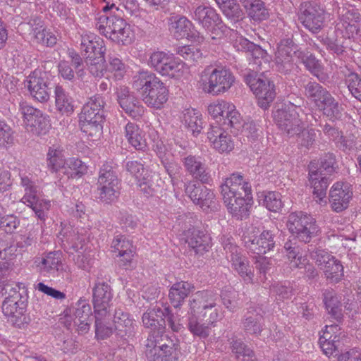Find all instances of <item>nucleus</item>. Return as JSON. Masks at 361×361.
<instances>
[{
  "label": "nucleus",
  "instance_id": "f257e3e1",
  "mask_svg": "<svg viewBox=\"0 0 361 361\" xmlns=\"http://www.w3.org/2000/svg\"><path fill=\"white\" fill-rule=\"evenodd\" d=\"M133 87L140 92L142 100L148 106L160 109L167 102L169 90L155 73L141 70L133 76Z\"/></svg>",
  "mask_w": 361,
  "mask_h": 361
},
{
  "label": "nucleus",
  "instance_id": "f03ea898",
  "mask_svg": "<svg viewBox=\"0 0 361 361\" xmlns=\"http://www.w3.org/2000/svg\"><path fill=\"white\" fill-rule=\"evenodd\" d=\"M145 357L147 361H178L180 343L175 336L164 334V326L151 332L145 343Z\"/></svg>",
  "mask_w": 361,
  "mask_h": 361
},
{
  "label": "nucleus",
  "instance_id": "7ed1b4c3",
  "mask_svg": "<svg viewBox=\"0 0 361 361\" xmlns=\"http://www.w3.org/2000/svg\"><path fill=\"white\" fill-rule=\"evenodd\" d=\"M96 27L101 34L116 44L128 45L133 42L130 25L118 16H101L96 23Z\"/></svg>",
  "mask_w": 361,
  "mask_h": 361
},
{
  "label": "nucleus",
  "instance_id": "20e7f679",
  "mask_svg": "<svg viewBox=\"0 0 361 361\" xmlns=\"http://www.w3.org/2000/svg\"><path fill=\"white\" fill-rule=\"evenodd\" d=\"M203 90L212 95L227 92L233 85L235 77L229 68L224 66L206 67L201 73Z\"/></svg>",
  "mask_w": 361,
  "mask_h": 361
},
{
  "label": "nucleus",
  "instance_id": "39448f33",
  "mask_svg": "<svg viewBox=\"0 0 361 361\" xmlns=\"http://www.w3.org/2000/svg\"><path fill=\"white\" fill-rule=\"evenodd\" d=\"M188 305L192 312L200 314L212 327L221 317L216 307V295L211 290L196 292L190 297Z\"/></svg>",
  "mask_w": 361,
  "mask_h": 361
},
{
  "label": "nucleus",
  "instance_id": "423d86ee",
  "mask_svg": "<svg viewBox=\"0 0 361 361\" xmlns=\"http://www.w3.org/2000/svg\"><path fill=\"white\" fill-rule=\"evenodd\" d=\"M244 81L256 95L258 105L267 109L276 96L274 82L263 73L258 74L253 71L245 73Z\"/></svg>",
  "mask_w": 361,
  "mask_h": 361
},
{
  "label": "nucleus",
  "instance_id": "0eeeda50",
  "mask_svg": "<svg viewBox=\"0 0 361 361\" xmlns=\"http://www.w3.org/2000/svg\"><path fill=\"white\" fill-rule=\"evenodd\" d=\"M119 183L120 180L113 166L108 162L104 164L99 169L97 183L99 201L105 204L114 202L119 194Z\"/></svg>",
  "mask_w": 361,
  "mask_h": 361
},
{
  "label": "nucleus",
  "instance_id": "6e6552de",
  "mask_svg": "<svg viewBox=\"0 0 361 361\" xmlns=\"http://www.w3.org/2000/svg\"><path fill=\"white\" fill-rule=\"evenodd\" d=\"M20 185L24 188L25 194L21 202L32 208L35 215L40 220H44L46 212L50 208V202L39 199L38 197V187L32 180L30 175L20 174Z\"/></svg>",
  "mask_w": 361,
  "mask_h": 361
},
{
  "label": "nucleus",
  "instance_id": "1a4fd4ad",
  "mask_svg": "<svg viewBox=\"0 0 361 361\" xmlns=\"http://www.w3.org/2000/svg\"><path fill=\"white\" fill-rule=\"evenodd\" d=\"M287 226L293 235L305 243H309L317 232L315 219L302 212L290 214Z\"/></svg>",
  "mask_w": 361,
  "mask_h": 361
},
{
  "label": "nucleus",
  "instance_id": "9d476101",
  "mask_svg": "<svg viewBox=\"0 0 361 361\" xmlns=\"http://www.w3.org/2000/svg\"><path fill=\"white\" fill-rule=\"evenodd\" d=\"M193 19L197 20L203 27L210 30L211 33L208 40L214 42L221 39L224 37V30L226 28L223 23L221 17L216 10L210 6H199L193 13Z\"/></svg>",
  "mask_w": 361,
  "mask_h": 361
},
{
  "label": "nucleus",
  "instance_id": "9b49d317",
  "mask_svg": "<svg viewBox=\"0 0 361 361\" xmlns=\"http://www.w3.org/2000/svg\"><path fill=\"white\" fill-rule=\"evenodd\" d=\"M310 257L322 270L329 282L337 283L341 281L344 271L340 260L322 249H316L310 253Z\"/></svg>",
  "mask_w": 361,
  "mask_h": 361
},
{
  "label": "nucleus",
  "instance_id": "f8f14e48",
  "mask_svg": "<svg viewBox=\"0 0 361 361\" xmlns=\"http://www.w3.org/2000/svg\"><path fill=\"white\" fill-rule=\"evenodd\" d=\"M224 249L227 259L231 263L232 268L238 274L246 283H252L254 270L250 266L247 258L241 254L240 249L227 239L224 243Z\"/></svg>",
  "mask_w": 361,
  "mask_h": 361
},
{
  "label": "nucleus",
  "instance_id": "ddd939ff",
  "mask_svg": "<svg viewBox=\"0 0 361 361\" xmlns=\"http://www.w3.org/2000/svg\"><path fill=\"white\" fill-rule=\"evenodd\" d=\"M149 65L161 75L170 78L180 77L183 68V63L172 54L159 51L150 55Z\"/></svg>",
  "mask_w": 361,
  "mask_h": 361
},
{
  "label": "nucleus",
  "instance_id": "4468645a",
  "mask_svg": "<svg viewBox=\"0 0 361 361\" xmlns=\"http://www.w3.org/2000/svg\"><path fill=\"white\" fill-rule=\"evenodd\" d=\"M19 110L30 131L37 135H44L48 132L50 126L49 116L44 114L42 111L28 105L26 102L20 103Z\"/></svg>",
  "mask_w": 361,
  "mask_h": 361
},
{
  "label": "nucleus",
  "instance_id": "2eb2a0df",
  "mask_svg": "<svg viewBox=\"0 0 361 361\" xmlns=\"http://www.w3.org/2000/svg\"><path fill=\"white\" fill-rule=\"evenodd\" d=\"M274 120L279 128L289 137L300 135L304 128L294 106L278 109L274 114Z\"/></svg>",
  "mask_w": 361,
  "mask_h": 361
},
{
  "label": "nucleus",
  "instance_id": "dca6fc26",
  "mask_svg": "<svg viewBox=\"0 0 361 361\" xmlns=\"http://www.w3.org/2000/svg\"><path fill=\"white\" fill-rule=\"evenodd\" d=\"M276 231L263 230L259 234L247 233L244 236L245 247L252 253L264 255L272 250L276 245Z\"/></svg>",
  "mask_w": 361,
  "mask_h": 361
},
{
  "label": "nucleus",
  "instance_id": "f3484780",
  "mask_svg": "<svg viewBox=\"0 0 361 361\" xmlns=\"http://www.w3.org/2000/svg\"><path fill=\"white\" fill-rule=\"evenodd\" d=\"M324 13V10L320 6L306 1L300 5L299 20L305 28L317 33L323 27Z\"/></svg>",
  "mask_w": 361,
  "mask_h": 361
},
{
  "label": "nucleus",
  "instance_id": "a211bd4d",
  "mask_svg": "<svg viewBox=\"0 0 361 361\" xmlns=\"http://www.w3.org/2000/svg\"><path fill=\"white\" fill-rule=\"evenodd\" d=\"M102 274H98L92 288V305L94 312H110L113 290L110 285L102 281Z\"/></svg>",
  "mask_w": 361,
  "mask_h": 361
},
{
  "label": "nucleus",
  "instance_id": "6ab92c4d",
  "mask_svg": "<svg viewBox=\"0 0 361 361\" xmlns=\"http://www.w3.org/2000/svg\"><path fill=\"white\" fill-rule=\"evenodd\" d=\"M296 51L297 46L291 39H281L275 54L276 69L282 73H289L293 68V57Z\"/></svg>",
  "mask_w": 361,
  "mask_h": 361
},
{
  "label": "nucleus",
  "instance_id": "aec40b11",
  "mask_svg": "<svg viewBox=\"0 0 361 361\" xmlns=\"http://www.w3.org/2000/svg\"><path fill=\"white\" fill-rule=\"evenodd\" d=\"M181 161L185 171L195 180H199L202 184H210L212 182L210 170L201 157L189 154L183 157Z\"/></svg>",
  "mask_w": 361,
  "mask_h": 361
},
{
  "label": "nucleus",
  "instance_id": "412c9836",
  "mask_svg": "<svg viewBox=\"0 0 361 361\" xmlns=\"http://www.w3.org/2000/svg\"><path fill=\"white\" fill-rule=\"evenodd\" d=\"M28 90L36 100L46 102L49 99L51 88L50 82L45 73L35 71L27 80Z\"/></svg>",
  "mask_w": 361,
  "mask_h": 361
},
{
  "label": "nucleus",
  "instance_id": "4be33fe9",
  "mask_svg": "<svg viewBox=\"0 0 361 361\" xmlns=\"http://www.w3.org/2000/svg\"><path fill=\"white\" fill-rule=\"evenodd\" d=\"M185 192L196 205L203 209L210 207L214 202L215 195L207 187L202 185L195 180H189L184 184Z\"/></svg>",
  "mask_w": 361,
  "mask_h": 361
},
{
  "label": "nucleus",
  "instance_id": "5701e85b",
  "mask_svg": "<svg viewBox=\"0 0 361 361\" xmlns=\"http://www.w3.org/2000/svg\"><path fill=\"white\" fill-rule=\"evenodd\" d=\"M353 197L351 185L345 183H336L329 191V202L334 212H341L346 209Z\"/></svg>",
  "mask_w": 361,
  "mask_h": 361
},
{
  "label": "nucleus",
  "instance_id": "b1692460",
  "mask_svg": "<svg viewBox=\"0 0 361 361\" xmlns=\"http://www.w3.org/2000/svg\"><path fill=\"white\" fill-rule=\"evenodd\" d=\"M223 199L235 197L237 195L248 197L251 195V186L248 182L243 180V177L238 173H233L226 178L221 185Z\"/></svg>",
  "mask_w": 361,
  "mask_h": 361
},
{
  "label": "nucleus",
  "instance_id": "393cba45",
  "mask_svg": "<svg viewBox=\"0 0 361 361\" xmlns=\"http://www.w3.org/2000/svg\"><path fill=\"white\" fill-rule=\"evenodd\" d=\"M183 239L197 255H202L211 247V238L204 231L191 227L183 232Z\"/></svg>",
  "mask_w": 361,
  "mask_h": 361
},
{
  "label": "nucleus",
  "instance_id": "a878e982",
  "mask_svg": "<svg viewBox=\"0 0 361 361\" xmlns=\"http://www.w3.org/2000/svg\"><path fill=\"white\" fill-rule=\"evenodd\" d=\"M233 47L238 51L248 53L253 63L259 66V69L263 63H267L269 61L267 53L264 49L243 36H238L233 41Z\"/></svg>",
  "mask_w": 361,
  "mask_h": 361
},
{
  "label": "nucleus",
  "instance_id": "bb28decb",
  "mask_svg": "<svg viewBox=\"0 0 361 361\" xmlns=\"http://www.w3.org/2000/svg\"><path fill=\"white\" fill-rule=\"evenodd\" d=\"M264 317L261 310L250 307L241 320V327L246 334L258 337L264 329Z\"/></svg>",
  "mask_w": 361,
  "mask_h": 361
},
{
  "label": "nucleus",
  "instance_id": "cd10ccee",
  "mask_svg": "<svg viewBox=\"0 0 361 361\" xmlns=\"http://www.w3.org/2000/svg\"><path fill=\"white\" fill-rule=\"evenodd\" d=\"M80 51L85 59H94L104 56L106 47L100 37L92 33H85L81 35Z\"/></svg>",
  "mask_w": 361,
  "mask_h": 361
},
{
  "label": "nucleus",
  "instance_id": "c85d7f7f",
  "mask_svg": "<svg viewBox=\"0 0 361 361\" xmlns=\"http://www.w3.org/2000/svg\"><path fill=\"white\" fill-rule=\"evenodd\" d=\"M207 138L213 147L220 153L229 152L234 149L235 142L231 135L219 126H211Z\"/></svg>",
  "mask_w": 361,
  "mask_h": 361
},
{
  "label": "nucleus",
  "instance_id": "c756f323",
  "mask_svg": "<svg viewBox=\"0 0 361 361\" xmlns=\"http://www.w3.org/2000/svg\"><path fill=\"white\" fill-rule=\"evenodd\" d=\"M114 325L116 335L123 340H128L134 336L135 333V324L127 312L121 310L115 312Z\"/></svg>",
  "mask_w": 361,
  "mask_h": 361
},
{
  "label": "nucleus",
  "instance_id": "7c9ffc66",
  "mask_svg": "<svg viewBox=\"0 0 361 361\" xmlns=\"http://www.w3.org/2000/svg\"><path fill=\"white\" fill-rule=\"evenodd\" d=\"M35 263L39 272L44 276L54 274L62 266L61 253L59 251L49 252L35 259Z\"/></svg>",
  "mask_w": 361,
  "mask_h": 361
},
{
  "label": "nucleus",
  "instance_id": "2f4dec72",
  "mask_svg": "<svg viewBox=\"0 0 361 361\" xmlns=\"http://www.w3.org/2000/svg\"><path fill=\"white\" fill-rule=\"evenodd\" d=\"M105 102L100 94H95L86 103L82 110L80 119H105Z\"/></svg>",
  "mask_w": 361,
  "mask_h": 361
},
{
  "label": "nucleus",
  "instance_id": "473e14b6",
  "mask_svg": "<svg viewBox=\"0 0 361 361\" xmlns=\"http://www.w3.org/2000/svg\"><path fill=\"white\" fill-rule=\"evenodd\" d=\"M248 197L237 195L235 197H229L228 200L223 199L229 213L236 219H242L249 216L250 204L247 202Z\"/></svg>",
  "mask_w": 361,
  "mask_h": 361
},
{
  "label": "nucleus",
  "instance_id": "72a5a7b5",
  "mask_svg": "<svg viewBox=\"0 0 361 361\" xmlns=\"http://www.w3.org/2000/svg\"><path fill=\"white\" fill-rule=\"evenodd\" d=\"M194 290L193 284L188 281L176 282L170 288L169 293L171 305L176 309L180 308L184 300Z\"/></svg>",
  "mask_w": 361,
  "mask_h": 361
},
{
  "label": "nucleus",
  "instance_id": "f704fd0d",
  "mask_svg": "<svg viewBox=\"0 0 361 361\" xmlns=\"http://www.w3.org/2000/svg\"><path fill=\"white\" fill-rule=\"evenodd\" d=\"M360 19V15L357 10L355 8H343L341 14L340 19L336 23V29L343 31L345 30V34L348 37L350 35H353L355 32L357 31L355 25Z\"/></svg>",
  "mask_w": 361,
  "mask_h": 361
},
{
  "label": "nucleus",
  "instance_id": "c9c22d12",
  "mask_svg": "<svg viewBox=\"0 0 361 361\" xmlns=\"http://www.w3.org/2000/svg\"><path fill=\"white\" fill-rule=\"evenodd\" d=\"M249 18L255 22H261L269 17V10L262 0H239Z\"/></svg>",
  "mask_w": 361,
  "mask_h": 361
},
{
  "label": "nucleus",
  "instance_id": "e433bc0d",
  "mask_svg": "<svg viewBox=\"0 0 361 361\" xmlns=\"http://www.w3.org/2000/svg\"><path fill=\"white\" fill-rule=\"evenodd\" d=\"M314 165L309 166L310 180L313 187V195L317 198L319 203L326 197V190L329 185V181L326 176H320L319 171L314 170Z\"/></svg>",
  "mask_w": 361,
  "mask_h": 361
},
{
  "label": "nucleus",
  "instance_id": "4c0bfd02",
  "mask_svg": "<svg viewBox=\"0 0 361 361\" xmlns=\"http://www.w3.org/2000/svg\"><path fill=\"white\" fill-rule=\"evenodd\" d=\"M112 247L118 251V255L121 257L120 267L125 269H130L133 257V251L130 249L132 245L129 241H126L123 236L117 237L113 240Z\"/></svg>",
  "mask_w": 361,
  "mask_h": 361
},
{
  "label": "nucleus",
  "instance_id": "58836bf2",
  "mask_svg": "<svg viewBox=\"0 0 361 361\" xmlns=\"http://www.w3.org/2000/svg\"><path fill=\"white\" fill-rule=\"evenodd\" d=\"M188 322L187 327L189 331L196 337L200 338H207L211 332L212 326H210L205 321L201 322L197 316L196 312H192L191 307H189L188 311Z\"/></svg>",
  "mask_w": 361,
  "mask_h": 361
},
{
  "label": "nucleus",
  "instance_id": "ea45409f",
  "mask_svg": "<svg viewBox=\"0 0 361 361\" xmlns=\"http://www.w3.org/2000/svg\"><path fill=\"white\" fill-rule=\"evenodd\" d=\"M161 178L156 173L145 171L137 180L140 191L146 196H152L161 186Z\"/></svg>",
  "mask_w": 361,
  "mask_h": 361
},
{
  "label": "nucleus",
  "instance_id": "a19ab883",
  "mask_svg": "<svg viewBox=\"0 0 361 361\" xmlns=\"http://www.w3.org/2000/svg\"><path fill=\"white\" fill-rule=\"evenodd\" d=\"M316 105L323 112L324 115L331 119H338L341 116V106L330 92Z\"/></svg>",
  "mask_w": 361,
  "mask_h": 361
},
{
  "label": "nucleus",
  "instance_id": "79ce46f5",
  "mask_svg": "<svg viewBox=\"0 0 361 361\" xmlns=\"http://www.w3.org/2000/svg\"><path fill=\"white\" fill-rule=\"evenodd\" d=\"M125 135L128 142L135 149L145 151L147 148L142 131L136 123L128 122L125 127Z\"/></svg>",
  "mask_w": 361,
  "mask_h": 361
},
{
  "label": "nucleus",
  "instance_id": "37998d69",
  "mask_svg": "<svg viewBox=\"0 0 361 361\" xmlns=\"http://www.w3.org/2000/svg\"><path fill=\"white\" fill-rule=\"evenodd\" d=\"M95 337L97 339L104 340L109 338L113 333L112 328L109 326L111 319L110 312H94Z\"/></svg>",
  "mask_w": 361,
  "mask_h": 361
},
{
  "label": "nucleus",
  "instance_id": "c03bdc74",
  "mask_svg": "<svg viewBox=\"0 0 361 361\" xmlns=\"http://www.w3.org/2000/svg\"><path fill=\"white\" fill-rule=\"evenodd\" d=\"M55 104L56 109L62 114H71L73 112V99L60 85L54 90Z\"/></svg>",
  "mask_w": 361,
  "mask_h": 361
},
{
  "label": "nucleus",
  "instance_id": "a18cd8bd",
  "mask_svg": "<svg viewBox=\"0 0 361 361\" xmlns=\"http://www.w3.org/2000/svg\"><path fill=\"white\" fill-rule=\"evenodd\" d=\"M47 167L53 173H56L61 170L63 171L66 168L65 156L63 150L59 147H51L49 149L47 155Z\"/></svg>",
  "mask_w": 361,
  "mask_h": 361
},
{
  "label": "nucleus",
  "instance_id": "49530a36",
  "mask_svg": "<svg viewBox=\"0 0 361 361\" xmlns=\"http://www.w3.org/2000/svg\"><path fill=\"white\" fill-rule=\"evenodd\" d=\"M61 235L65 247L71 248L76 252L83 249L85 238L77 229L68 228L63 233L61 232Z\"/></svg>",
  "mask_w": 361,
  "mask_h": 361
},
{
  "label": "nucleus",
  "instance_id": "de8ad7c7",
  "mask_svg": "<svg viewBox=\"0 0 361 361\" xmlns=\"http://www.w3.org/2000/svg\"><path fill=\"white\" fill-rule=\"evenodd\" d=\"M192 23L184 16H174L171 18L169 29L176 38H188Z\"/></svg>",
  "mask_w": 361,
  "mask_h": 361
},
{
  "label": "nucleus",
  "instance_id": "09e8293b",
  "mask_svg": "<svg viewBox=\"0 0 361 361\" xmlns=\"http://www.w3.org/2000/svg\"><path fill=\"white\" fill-rule=\"evenodd\" d=\"M200 116V111L194 109H185L183 112L182 123L193 134L199 133L202 128Z\"/></svg>",
  "mask_w": 361,
  "mask_h": 361
},
{
  "label": "nucleus",
  "instance_id": "8fccbe9b",
  "mask_svg": "<svg viewBox=\"0 0 361 361\" xmlns=\"http://www.w3.org/2000/svg\"><path fill=\"white\" fill-rule=\"evenodd\" d=\"M303 63L306 68L321 82H326L329 80V75L324 72V68L321 63L316 59V57L310 54L303 59Z\"/></svg>",
  "mask_w": 361,
  "mask_h": 361
},
{
  "label": "nucleus",
  "instance_id": "3c124183",
  "mask_svg": "<svg viewBox=\"0 0 361 361\" xmlns=\"http://www.w3.org/2000/svg\"><path fill=\"white\" fill-rule=\"evenodd\" d=\"M119 105L126 114L135 119H139L145 113L144 106L135 96L127 98Z\"/></svg>",
  "mask_w": 361,
  "mask_h": 361
},
{
  "label": "nucleus",
  "instance_id": "603ef678",
  "mask_svg": "<svg viewBox=\"0 0 361 361\" xmlns=\"http://www.w3.org/2000/svg\"><path fill=\"white\" fill-rule=\"evenodd\" d=\"M219 8L228 20L233 23L239 22L244 17V13L237 0H229Z\"/></svg>",
  "mask_w": 361,
  "mask_h": 361
},
{
  "label": "nucleus",
  "instance_id": "864d4df0",
  "mask_svg": "<svg viewBox=\"0 0 361 361\" xmlns=\"http://www.w3.org/2000/svg\"><path fill=\"white\" fill-rule=\"evenodd\" d=\"M232 108H233V104L224 100H218L208 106V111L216 120V122L221 125L226 114H228L229 109Z\"/></svg>",
  "mask_w": 361,
  "mask_h": 361
},
{
  "label": "nucleus",
  "instance_id": "5fc2aeb1",
  "mask_svg": "<svg viewBox=\"0 0 361 361\" xmlns=\"http://www.w3.org/2000/svg\"><path fill=\"white\" fill-rule=\"evenodd\" d=\"M305 95L317 104L329 92L316 82H308L305 86Z\"/></svg>",
  "mask_w": 361,
  "mask_h": 361
},
{
  "label": "nucleus",
  "instance_id": "6e6d98bb",
  "mask_svg": "<svg viewBox=\"0 0 361 361\" xmlns=\"http://www.w3.org/2000/svg\"><path fill=\"white\" fill-rule=\"evenodd\" d=\"M34 38L37 43L52 47L57 42L56 35L42 25L32 29Z\"/></svg>",
  "mask_w": 361,
  "mask_h": 361
},
{
  "label": "nucleus",
  "instance_id": "4d7b16f0",
  "mask_svg": "<svg viewBox=\"0 0 361 361\" xmlns=\"http://www.w3.org/2000/svg\"><path fill=\"white\" fill-rule=\"evenodd\" d=\"M87 166L80 159L71 157L66 160V168L63 171L68 177H80L87 172Z\"/></svg>",
  "mask_w": 361,
  "mask_h": 361
},
{
  "label": "nucleus",
  "instance_id": "13d9d810",
  "mask_svg": "<svg viewBox=\"0 0 361 361\" xmlns=\"http://www.w3.org/2000/svg\"><path fill=\"white\" fill-rule=\"evenodd\" d=\"M319 343L322 351L327 356L331 355L340 346L339 335H335L334 338L329 336V333H323L319 339Z\"/></svg>",
  "mask_w": 361,
  "mask_h": 361
},
{
  "label": "nucleus",
  "instance_id": "bf43d9fd",
  "mask_svg": "<svg viewBox=\"0 0 361 361\" xmlns=\"http://www.w3.org/2000/svg\"><path fill=\"white\" fill-rule=\"evenodd\" d=\"M345 84L352 96L361 102V76L350 72L345 75Z\"/></svg>",
  "mask_w": 361,
  "mask_h": 361
},
{
  "label": "nucleus",
  "instance_id": "052dcab7",
  "mask_svg": "<svg viewBox=\"0 0 361 361\" xmlns=\"http://www.w3.org/2000/svg\"><path fill=\"white\" fill-rule=\"evenodd\" d=\"M104 120L105 119H92L89 121L87 118V120L80 119V129L89 136H97L100 135L102 131Z\"/></svg>",
  "mask_w": 361,
  "mask_h": 361
},
{
  "label": "nucleus",
  "instance_id": "680f3d73",
  "mask_svg": "<svg viewBox=\"0 0 361 361\" xmlns=\"http://www.w3.org/2000/svg\"><path fill=\"white\" fill-rule=\"evenodd\" d=\"M157 311L160 312V316L164 317L166 325L173 332H178L183 328L179 316L173 313L169 307H166L163 310L158 307Z\"/></svg>",
  "mask_w": 361,
  "mask_h": 361
},
{
  "label": "nucleus",
  "instance_id": "e2e57ef3",
  "mask_svg": "<svg viewBox=\"0 0 361 361\" xmlns=\"http://www.w3.org/2000/svg\"><path fill=\"white\" fill-rule=\"evenodd\" d=\"M231 350L239 361H245V357H252L253 351L240 339L233 338L231 341Z\"/></svg>",
  "mask_w": 361,
  "mask_h": 361
},
{
  "label": "nucleus",
  "instance_id": "0e129e2a",
  "mask_svg": "<svg viewBox=\"0 0 361 361\" xmlns=\"http://www.w3.org/2000/svg\"><path fill=\"white\" fill-rule=\"evenodd\" d=\"M262 204L268 210L274 212H279L283 206L281 195L276 192H267L264 194Z\"/></svg>",
  "mask_w": 361,
  "mask_h": 361
},
{
  "label": "nucleus",
  "instance_id": "69168bd1",
  "mask_svg": "<svg viewBox=\"0 0 361 361\" xmlns=\"http://www.w3.org/2000/svg\"><path fill=\"white\" fill-rule=\"evenodd\" d=\"M20 298L19 293H15L6 298L2 304V312L6 317H8L18 312V310H20L21 305L19 304Z\"/></svg>",
  "mask_w": 361,
  "mask_h": 361
},
{
  "label": "nucleus",
  "instance_id": "338daca9",
  "mask_svg": "<svg viewBox=\"0 0 361 361\" xmlns=\"http://www.w3.org/2000/svg\"><path fill=\"white\" fill-rule=\"evenodd\" d=\"M108 68L114 74L116 80H121L126 73V68L124 63L119 58L109 55Z\"/></svg>",
  "mask_w": 361,
  "mask_h": 361
},
{
  "label": "nucleus",
  "instance_id": "774afa93",
  "mask_svg": "<svg viewBox=\"0 0 361 361\" xmlns=\"http://www.w3.org/2000/svg\"><path fill=\"white\" fill-rule=\"evenodd\" d=\"M105 56L85 59L90 73L94 77H102L105 71Z\"/></svg>",
  "mask_w": 361,
  "mask_h": 361
}]
</instances>
